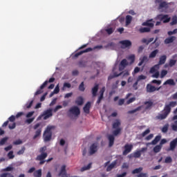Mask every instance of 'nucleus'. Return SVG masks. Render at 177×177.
<instances>
[{
  "mask_svg": "<svg viewBox=\"0 0 177 177\" xmlns=\"http://www.w3.org/2000/svg\"><path fill=\"white\" fill-rule=\"evenodd\" d=\"M176 104V102L175 101H171L169 104H165L163 110L162 111V113H158L156 117V120H160V121L165 120L167 117L169 115L172 107H175Z\"/></svg>",
  "mask_w": 177,
  "mask_h": 177,
  "instance_id": "1",
  "label": "nucleus"
},
{
  "mask_svg": "<svg viewBox=\"0 0 177 177\" xmlns=\"http://www.w3.org/2000/svg\"><path fill=\"white\" fill-rule=\"evenodd\" d=\"M44 142H49L52 139V127H48L43 135Z\"/></svg>",
  "mask_w": 177,
  "mask_h": 177,
  "instance_id": "2",
  "label": "nucleus"
},
{
  "mask_svg": "<svg viewBox=\"0 0 177 177\" xmlns=\"http://www.w3.org/2000/svg\"><path fill=\"white\" fill-rule=\"evenodd\" d=\"M53 116V109H48L43 112V113L38 117V120H41V117H44V120H48V118H50V117Z\"/></svg>",
  "mask_w": 177,
  "mask_h": 177,
  "instance_id": "3",
  "label": "nucleus"
},
{
  "mask_svg": "<svg viewBox=\"0 0 177 177\" xmlns=\"http://www.w3.org/2000/svg\"><path fill=\"white\" fill-rule=\"evenodd\" d=\"M122 74L123 77H128V75H129V72L128 71H125L119 74L117 73H114L113 75H110L109 76L108 80L109 81H110V80H113V78H116V77H120V75H122Z\"/></svg>",
  "mask_w": 177,
  "mask_h": 177,
  "instance_id": "4",
  "label": "nucleus"
},
{
  "mask_svg": "<svg viewBox=\"0 0 177 177\" xmlns=\"http://www.w3.org/2000/svg\"><path fill=\"white\" fill-rule=\"evenodd\" d=\"M46 157H48V153H42L36 157V161H40L39 165H43V164H45V158H46Z\"/></svg>",
  "mask_w": 177,
  "mask_h": 177,
  "instance_id": "5",
  "label": "nucleus"
},
{
  "mask_svg": "<svg viewBox=\"0 0 177 177\" xmlns=\"http://www.w3.org/2000/svg\"><path fill=\"white\" fill-rule=\"evenodd\" d=\"M68 112L71 114H73V115H75V117H78V115L81 114V111L80 110V108H78V106H72L69 109Z\"/></svg>",
  "mask_w": 177,
  "mask_h": 177,
  "instance_id": "6",
  "label": "nucleus"
},
{
  "mask_svg": "<svg viewBox=\"0 0 177 177\" xmlns=\"http://www.w3.org/2000/svg\"><path fill=\"white\" fill-rule=\"evenodd\" d=\"M124 150L122 152L123 156H127V154H129L131 151H132V149H133V145L132 144H126L124 146Z\"/></svg>",
  "mask_w": 177,
  "mask_h": 177,
  "instance_id": "7",
  "label": "nucleus"
},
{
  "mask_svg": "<svg viewBox=\"0 0 177 177\" xmlns=\"http://www.w3.org/2000/svg\"><path fill=\"white\" fill-rule=\"evenodd\" d=\"M121 44L122 49H127L132 46V42L130 40H122L119 42Z\"/></svg>",
  "mask_w": 177,
  "mask_h": 177,
  "instance_id": "8",
  "label": "nucleus"
},
{
  "mask_svg": "<svg viewBox=\"0 0 177 177\" xmlns=\"http://www.w3.org/2000/svg\"><path fill=\"white\" fill-rule=\"evenodd\" d=\"M158 19H159V20H160V21H163V23H169V21H171V17H169L168 16V15H158L157 16Z\"/></svg>",
  "mask_w": 177,
  "mask_h": 177,
  "instance_id": "9",
  "label": "nucleus"
},
{
  "mask_svg": "<svg viewBox=\"0 0 177 177\" xmlns=\"http://www.w3.org/2000/svg\"><path fill=\"white\" fill-rule=\"evenodd\" d=\"M147 92H148V93H153V92H156V91H160V89H161V86L157 88L150 84H148L147 85Z\"/></svg>",
  "mask_w": 177,
  "mask_h": 177,
  "instance_id": "10",
  "label": "nucleus"
},
{
  "mask_svg": "<svg viewBox=\"0 0 177 177\" xmlns=\"http://www.w3.org/2000/svg\"><path fill=\"white\" fill-rule=\"evenodd\" d=\"M93 50V48H88L84 50H81L80 52L76 53L73 56V59H77L79 56H81V55H84V53H88V52H92Z\"/></svg>",
  "mask_w": 177,
  "mask_h": 177,
  "instance_id": "11",
  "label": "nucleus"
},
{
  "mask_svg": "<svg viewBox=\"0 0 177 177\" xmlns=\"http://www.w3.org/2000/svg\"><path fill=\"white\" fill-rule=\"evenodd\" d=\"M104 92H106V87H102L100 91V96L98 97V99L97 100V104H100V102L104 99Z\"/></svg>",
  "mask_w": 177,
  "mask_h": 177,
  "instance_id": "12",
  "label": "nucleus"
},
{
  "mask_svg": "<svg viewBox=\"0 0 177 177\" xmlns=\"http://www.w3.org/2000/svg\"><path fill=\"white\" fill-rule=\"evenodd\" d=\"M97 151V143L94 142L90 147L89 154L90 156H93V154H95V153H96Z\"/></svg>",
  "mask_w": 177,
  "mask_h": 177,
  "instance_id": "13",
  "label": "nucleus"
},
{
  "mask_svg": "<svg viewBox=\"0 0 177 177\" xmlns=\"http://www.w3.org/2000/svg\"><path fill=\"white\" fill-rule=\"evenodd\" d=\"M157 3H159L158 10L160 9H168V3L165 1H162V0H156Z\"/></svg>",
  "mask_w": 177,
  "mask_h": 177,
  "instance_id": "14",
  "label": "nucleus"
},
{
  "mask_svg": "<svg viewBox=\"0 0 177 177\" xmlns=\"http://www.w3.org/2000/svg\"><path fill=\"white\" fill-rule=\"evenodd\" d=\"M177 145V138L174 139L169 145V148L167 149V151H174L175 150Z\"/></svg>",
  "mask_w": 177,
  "mask_h": 177,
  "instance_id": "15",
  "label": "nucleus"
},
{
  "mask_svg": "<svg viewBox=\"0 0 177 177\" xmlns=\"http://www.w3.org/2000/svg\"><path fill=\"white\" fill-rule=\"evenodd\" d=\"M48 85V80L45 81L41 86L40 88H39L35 93V95L37 96L38 95H41L44 92L42 89H44V88Z\"/></svg>",
  "mask_w": 177,
  "mask_h": 177,
  "instance_id": "16",
  "label": "nucleus"
},
{
  "mask_svg": "<svg viewBox=\"0 0 177 177\" xmlns=\"http://www.w3.org/2000/svg\"><path fill=\"white\" fill-rule=\"evenodd\" d=\"M142 26L153 28L154 27V21H153V19L147 20V21L142 23Z\"/></svg>",
  "mask_w": 177,
  "mask_h": 177,
  "instance_id": "17",
  "label": "nucleus"
},
{
  "mask_svg": "<svg viewBox=\"0 0 177 177\" xmlns=\"http://www.w3.org/2000/svg\"><path fill=\"white\" fill-rule=\"evenodd\" d=\"M58 176L67 177V172L66 171V165L62 166L61 170L58 174Z\"/></svg>",
  "mask_w": 177,
  "mask_h": 177,
  "instance_id": "18",
  "label": "nucleus"
},
{
  "mask_svg": "<svg viewBox=\"0 0 177 177\" xmlns=\"http://www.w3.org/2000/svg\"><path fill=\"white\" fill-rule=\"evenodd\" d=\"M175 39H176V37L171 36V37L166 38L164 41V43L165 45H168L169 44H172V42H174V41H175Z\"/></svg>",
  "mask_w": 177,
  "mask_h": 177,
  "instance_id": "19",
  "label": "nucleus"
},
{
  "mask_svg": "<svg viewBox=\"0 0 177 177\" xmlns=\"http://www.w3.org/2000/svg\"><path fill=\"white\" fill-rule=\"evenodd\" d=\"M84 112L86 114H89L91 110V102H88L83 108Z\"/></svg>",
  "mask_w": 177,
  "mask_h": 177,
  "instance_id": "20",
  "label": "nucleus"
},
{
  "mask_svg": "<svg viewBox=\"0 0 177 177\" xmlns=\"http://www.w3.org/2000/svg\"><path fill=\"white\" fill-rule=\"evenodd\" d=\"M159 68H160L159 64L154 65L150 68V71H149L150 74H154V73H157Z\"/></svg>",
  "mask_w": 177,
  "mask_h": 177,
  "instance_id": "21",
  "label": "nucleus"
},
{
  "mask_svg": "<svg viewBox=\"0 0 177 177\" xmlns=\"http://www.w3.org/2000/svg\"><path fill=\"white\" fill-rule=\"evenodd\" d=\"M98 91H99V84H95V86L92 88V95L93 97L97 96Z\"/></svg>",
  "mask_w": 177,
  "mask_h": 177,
  "instance_id": "22",
  "label": "nucleus"
},
{
  "mask_svg": "<svg viewBox=\"0 0 177 177\" xmlns=\"http://www.w3.org/2000/svg\"><path fill=\"white\" fill-rule=\"evenodd\" d=\"M165 62H167V55H162L159 59L158 65L161 66L165 64Z\"/></svg>",
  "mask_w": 177,
  "mask_h": 177,
  "instance_id": "23",
  "label": "nucleus"
},
{
  "mask_svg": "<svg viewBox=\"0 0 177 177\" xmlns=\"http://www.w3.org/2000/svg\"><path fill=\"white\" fill-rule=\"evenodd\" d=\"M117 165V160L113 161L110 165H109L106 168V171L110 172L111 169H114Z\"/></svg>",
  "mask_w": 177,
  "mask_h": 177,
  "instance_id": "24",
  "label": "nucleus"
},
{
  "mask_svg": "<svg viewBox=\"0 0 177 177\" xmlns=\"http://www.w3.org/2000/svg\"><path fill=\"white\" fill-rule=\"evenodd\" d=\"M108 139L109 140V147H113V145H114V140H115V138H114V136L113 135H109V137H108Z\"/></svg>",
  "mask_w": 177,
  "mask_h": 177,
  "instance_id": "25",
  "label": "nucleus"
},
{
  "mask_svg": "<svg viewBox=\"0 0 177 177\" xmlns=\"http://www.w3.org/2000/svg\"><path fill=\"white\" fill-rule=\"evenodd\" d=\"M41 133H42V129H38L35 133V136H33V139L35 140L37 138H39V136H41Z\"/></svg>",
  "mask_w": 177,
  "mask_h": 177,
  "instance_id": "26",
  "label": "nucleus"
},
{
  "mask_svg": "<svg viewBox=\"0 0 177 177\" xmlns=\"http://www.w3.org/2000/svg\"><path fill=\"white\" fill-rule=\"evenodd\" d=\"M76 104L77 106H82L84 104V98L81 96L78 97L75 101Z\"/></svg>",
  "mask_w": 177,
  "mask_h": 177,
  "instance_id": "27",
  "label": "nucleus"
},
{
  "mask_svg": "<svg viewBox=\"0 0 177 177\" xmlns=\"http://www.w3.org/2000/svg\"><path fill=\"white\" fill-rule=\"evenodd\" d=\"M160 140H161V136H156L155 138L151 141V145H157Z\"/></svg>",
  "mask_w": 177,
  "mask_h": 177,
  "instance_id": "28",
  "label": "nucleus"
},
{
  "mask_svg": "<svg viewBox=\"0 0 177 177\" xmlns=\"http://www.w3.org/2000/svg\"><path fill=\"white\" fill-rule=\"evenodd\" d=\"M163 85H171L175 86L176 83L175 81H174V79H169L163 84Z\"/></svg>",
  "mask_w": 177,
  "mask_h": 177,
  "instance_id": "29",
  "label": "nucleus"
},
{
  "mask_svg": "<svg viewBox=\"0 0 177 177\" xmlns=\"http://www.w3.org/2000/svg\"><path fill=\"white\" fill-rule=\"evenodd\" d=\"M34 177H42V169H39L33 173Z\"/></svg>",
  "mask_w": 177,
  "mask_h": 177,
  "instance_id": "30",
  "label": "nucleus"
},
{
  "mask_svg": "<svg viewBox=\"0 0 177 177\" xmlns=\"http://www.w3.org/2000/svg\"><path fill=\"white\" fill-rule=\"evenodd\" d=\"M158 53V50L156 49L153 51H152L150 54H149V59H154V57H156V56H157Z\"/></svg>",
  "mask_w": 177,
  "mask_h": 177,
  "instance_id": "31",
  "label": "nucleus"
},
{
  "mask_svg": "<svg viewBox=\"0 0 177 177\" xmlns=\"http://www.w3.org/2000/svg\"><path fill=\"white\" fill-rule=\"evenodd\" d=\"M169 128V124L167 123L162 127V128L161 129V131L162 132V133H167V132H168Z\"/></svg>",
  "mask_w": 177,
  "mask_h": 177,
  "instance_id": "32",
  "label": "nucleus"
},
{
  "mask_svg": "<svg viewBox=\"0 0 177 177\" xmlns=\"http://www.w3.org/2000/svg\"><path fill=\"white\" fill-rule=\"evenodd\" d=\"M132 22V16L127 15L126 16V26H129Z\"/></svg>",
  "mask_w": 177,
  "mask_h": 177,
  "instance_id": "33",
  "label": "nucleus"
},
{
  "mask_svg": "<svg viewBox=\"0 0 177 177\" xmlns=\"http://www.w3.org/2000/svg\"><path fill=\"white\" fill-rule=\"evenodd\" d=\"M151 30L150 28H140L139 31L141 34H143V32H150Z\"/></svg>",
  "mask_w": 177,
  "mask_h": 177,
  "instance_id": "34",
  "label": "nucleus"
},
{
  "mask_svg": "<svg viewBox=\"0 0 177 177\" xmlns=\"http://www.w3.org/2000/svg\"><path fill=\"white\" fill-rule=\"evenodd\" d=\"M161 149H162V146H161L160 145H156L153 148V151H154V153H160V151H161Z\"/></svg>",
  "mask_w": 177,
  "mask_h": 177,
  "instance_id": "35",
  "label": "nucleus"
},
{
  "mask_svg": "<svg viewBox=\"0 0 177 177\" xmlns=\"http://www.w3.org/2000/svg\"><path fill=\"white\" fill-rule=\"evenodd\" d=\"M143 171V167H139L137 169H135L132 171L131 174H133V175H135V174H140V172Z\"/></svg>",
  "mask_w": 177,
  "mask_h": 177,
  "instance_id": "36",
  "label": "nucleus"
},
{
  "mask_svg": "<svg viewBox=\"0 0 177 177\" xmlns=\"http://www.w3.org/2000/svg\"><path fill=\"white\" fill-rule=\"evenodd\" d=\"M121 125V122L120 120H116L113 124V129H117L118 127Z\"/></svg>",
  "mask_w": 177,
  "mask_h": 177,
  "instance_id": "37",
  "label": "nucleus"
},
{
  "mask_svg": "<svg viewBox=\"0 0 177 177\" xmlns=\"http://www.w3.org/2000/svg\"><path fill=\"white\" fill-rule=\"evenodd\" d=\"M140 110H142V106H138L133 110L129 111L128 114H133V113H136V111H140Z\"/></svg>",
  "mask_w": 177,
  "mask_h": 177,
  "instance_id": "38",
  "label": "nucleus"
},
{
  "mask_svg": "<svg viewBox=\"0 0 177 177\" xmlns=\"http://www.w3.org/2000/svg\"><path fill=\"white\" fill-rule=\"evenodd\" d=\"M140 156H142V153L140 151H136L133 153V157L134 158H140Z\"/></svg>",
  "mask_w": 177,
  "mask_h": 177,
  "instance_id": "39",
  "label": "nucleus"
},
{
  "mask_svg": "<svg viewBox=\"0 0 177 177\" xmlns=\"http://www.w3.org/2000/svg\"><path fill=\"white\" fill-rule=\"evenodd\" d=\"M0 177H15V176H13V174L11 173L6 172L0 174Z\"/></svg>",
  "mask_w": 177,
  "mask_h": 177,
  "instance_id": "40",
  "label": "nucleus"
},
{
  "mask_svg": "<svg viewBox=\"0 0 177 177\" xmlns=\"http://www.w3.org/2000/svg\"><path fill=\"white\" fill-rule=\"evenodd\" d=\"M91 167H92V163H89L87 166H84L82 167L81 171L84 172V171H88V169H91Z\"/></svg>",
  "mask_w": 177,
  "mask_h": 177,
  "instance_id": "41",
  "label": "nucleus"
},
{
  "mask_svg": "<svg viewBox=\"0 0 177 177\" xmlns=\"http://www.w3.org/2000/svg\"><path fill=\"white\" fill-rule=\"evenodd\" d=\"M8 139H9V138H8V137H5V138H2L0 140V145L3 146V145H5V143H6V142H8Z\"/></svg>",
  "mask_w": 177,
  "mask_h": 177,
  "instance_id": "42",
  "label": "nucleus"
},
{
  "mask_svg": "<svg viewBox=\"0 0 177 177\" xmlns=\"http://www.w3.org/2000/svg\"><path fill=\"white\" fill-rule=\"evenodd\" d=\"M145 104H146V110H148V109H150L151 106H153V102L147 101L145 102Z\"/></svg>",
  "mask_w": 177,
  "mask_h": 177,
  "instance_id": "43",
  "label": "nucleus"
},
{
  "mask_svg": "<svg viewBox=\"0 0 177 177\" xmlns=\"http://www.w3.org/2000/svg\"><path fill=\"white\" fill-rule=\"evenodd\" d=\"M105 31H106V32H107V34L109 35H111V34H113L114 32V28H109L106 29Z\"/></svg>",
  "mask_w": 177,
  "mask_h": 177,
  "instance_id": "44",
  "label": "nucleus"
},
{
  "mask_svg": "<svg viewBox=\"0 0 177 177\" xmlns=\"http://www.w3.org/2000/svg\"><path fill=\"white\" fill-rule=\"evenodd\" d=\"M177 24V17L176 16H174L172 17V21L170 23V25L171 26H175V24Z\"/></svg>",
  "mask_w": 177,
  "mask_h": 177,
  "instance_id": "45",
  "label": "nucleus"
},
{
  "mask_svg": "<svg viewBox=\"0 0 177 177\" xmlns=\"http://www.w3.org/2000/svg\"><path fill=\"white\" fill-rule=\"evenodd\" d=\"M120 65L122 66V67H127V66H128V62L127 61L126 59H124L121 61L120 62Z\"/></svg>",
  "mask_w": 177,
  "mask_h": 177,
  "instance_id": "46",
  "label": "nucleus"
},
{
  "mask_svg": "<svg viewBox=\"0 0 177 177\" xmlns=\"http://www.w3.org/2000/svg\"><path fill=\"white\" fill-rule=\"evenodd\" d=\"M165 162V164H171V162H172V158H171V156L166 157Z\"/></svg>",
  "mask_w": 177,
  "mask_h": 177,
  "instance_id": "47",
  "label": "nucleus"
},
{
  "mask_svg": "<svg viewBox=\"0 0 177 177\" xmlns=\"http://www.w3.org/2000/svg\"><path fill=\"white\" fill-rule=\"evenodd\" d=\"M128 60L131 61V64H132V63L135 62V55H131L130 56H129L128 57Z\"/></svg>",
  "mask_w": 177,
  "mask_h": 177,
  "instance_id": "48",
  "label": "nucleus"
},
{
  "mask_svg": "<svg viewBox=\"0 0 177 177\" xmlns=\"http://www.w3.org/2000/svg\"><path fill=\"white\" fill-rule=\"evenodd\" d=\"M79 91H80V92H84V91H85V86L84 84V82H82L80 86H79Z\"/></svg>",
  "mask_w": 177,
  "mask_h": 177,
  "instance_id": "49",
  "label": "nucleus"
},
{
  "mask_svg": "<svg viewBox=\"0 0 177 177\" xmlns=\"http://www.w3.org/2000/svg\"><path fill=\"white\" fill-rule=\"evenodd\" d=\"M120 132H121V129L118 128L113 131V134L114 135V136H117L118 135H120Z\"/></svg>",
  "mask_w": 177,
  "mask_h": 177,
  "instance_id": "50",
  "label": "nucleus"
},
{
  "mask_svg": "<svg viewBox=\"0 0 177 177\" xmlns=\"http://www.w3.org/2000/svg\"><path fill=\"white\" fill-rule=\"evenodd\" d=\"M168 74V71L167 70H162L160 73V78H164L165 75Z\"/></svg>",
  "mask_w": 177,
  "mask_h": 177,
  "instance_id": "51",
  "label": "nucleus"
},
{
  "mask_svg": "<svg viewBox=\"0 0 177 177\" xmlns=\"http://www.w3.org/2000/svg\"><path fill=\"white\" fill-rule=\"evenodd\" d=\"M8 157L10 160H13V158H15V155L13 154V151H10L8 153Z\"/></svg>",
  "mask_w": 177,
  "mask_h": 177,
  "instance_id": "52",
  "label": "nucleus"
},
{
  "mask_svg": "<svg viewBox=\"0 0 177 177\" xmlns=\"http://www.w3.org/2000/svg\"><path fill=\"white\" fill-rule=\"evenodd\" d=\"M175 64H176V60H175V59H170V61L169 62V66L170 67H174V66H175Z\"/></svg>",
  "mask_w": 177,
  "mask_h": 177,
  "instance_id": "53",
  "label": "nucleus"
},
{
  "mask_svg": "<svg viewBox=\"0 0 177 177\" xmlns=\"http://www.w3.org/2000/svg\"><path fill=\"white\" fill-rule=\"evenodd\" d=\"M171 129H172V131L177 132V120H176L174 122V124L171 125Z\"/></svg>",
  "mask_w": 177,
  "mask_h": 177,
  "instance_id": "54",
  "label": "nucleus"
},
{
  "mask_svg": "<svg viewBox=\"0 0 177 177\" xmlns=\"http://www.w3.org/2000/svg\"><path fill=\"white\" fill-rule=\"evenodd\" d=\"M79 67H86V62L84 61H80L78 63Z\"/></svg>",
  "mask_w": 177,
  "mask_h": 177,
  "instance_id": "55",
  "label": "nucleus"
},
{
  "mask_svg": "<svg viewBox=\"0 0 177 177\" xmlns=\"http://www.w3.org/2000/svg\"><path fill=\"white\" fill-rule=\"evenodd\" d=\"M135 100H136V97H133L130 98L129 100H127V104H131V103H133V102H135Z\"/></svg>",
  "mask_w": 177,
  "mask_h": 177,
  "instance_id": "56",
  "label": "nucleus"
},
{
  "mask_svg": "<svg viewBox=\"0 0 177 177\" xmlns=\"http://www.w3.org/2000/svg\"><path fill=\"white\" fill-rule=\"evenodd\" d=\"M151 84H156V85H161V80H153L151 82Z\"/></svg>",
  "mask_w": 177,
  "mask_h": 177,
  "instance_id": "57",
  "label": "nucleus"
},
{
  "mask_svg": "<svg viewBox=\"0 0 177 177\" xmlns=\"http://www.w3.org/2000/svg\"><path fill=\"white\" fill-rule=\"evenodd\" d=\"M147 78V77H146V75H139L138 79H137V81H141V80H146Z\"/></svg>",
  "mask_w": 177,
  "mask_h": 177,
  "instance_id": "58",
  "label": "nucleus"
},
{
  "mask_svg": "<svg viewBox=\"0 0 177 177\" xmlns=\"http://www.w3.org/2000/svg\"><path fill=\"white\" fill-rule=\"evenodd\" d=\"M23 143V141L20 139L15 140L13 142V145H15L16 146L19 145H21Z\"/></svg>",
  "mask_w": 177,
  "mask_h": 177,
  "instance_id": "59",
  "label": "nucleus"
},
{
  "mask_svg": "<svg viewBox=\"0 0 177 177\" xmlns=\"http://www.w3.org/2000/svg\"><path fill=\"white\" fill-rule=\"evenodd\" d=\"M54 93L57 94L60 92V88H59V84L57 85L53 91Z\"/></svg>",
  "mask_w": 177,
  "mask_h": 177,
  "instance_id": "60",
  "label": "nucleus"
},
{
  "mask_svg": "<svg viewBox=\"0 0 177 177\" xmlns=\"http://www.w3.org/2000/svg\"><path fill=\"white\" fill-rule=\"evenodd\" d=\"M32 103H34L33 100L30 101L29 103H27L26 104V109H31V106H32Z\"/></svg>",
  "mask_w": 177,
  "mask_h": 177,
  "instance_id": "61",
  "label": "nucleus"
},
{
  "mask_svg": "<svg viewBox=\"0 0 177 177\" xmlns=\"http://www.w3.org/2000/svg\"><path fill=\"white\" fill-rule=\"evenodd\" d=\"M148 133H150V129H147L144 132H142V136L145 137V136H146V135H148Z\"/></svg>",
  "mask_w": 177,
  "mask_h": 177,
  "instance_id": "62",
  "label": "nucleus"
},
{
  "mask_svg": "<svg viewBox=\"0 0 177 177\" xmlns=\"http://www.w3.org/2000/svg\"><path fill=\"white\" fill-rule=\"evenodd\" d=\"M158 77H160V72H158V71L152 75V78H158Z\"/></svg>",
  "mask_w": 177,
  "mask_h": 177,
  "instance_id": "63",
  "label": "nucleus"
},
{
  "mask_svg": "<svg viewBox=\"0 0 177 177\" xmlns=\"http://www.w3.org/2000/svg\"><path fill=\"white\" fill-rule=\"evenodd\" d=\"M137 177H147V173H140L137 176Z\"/></svg>",
  "mask_w": 177,
  "mask_h": 177,
  "instance_id": "64",
  "label": "nucleus"
}]
</instances>
